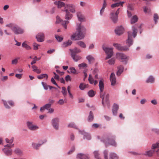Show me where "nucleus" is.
Wrapping results in <instances>:
<instances>
[{"mask_svg":"<svg viewBox=\"0 0 159 159\" xmlns=\"http://www.w3.org/2000/svg\"><path fill=\"white\" fill-rule=\"evenodd\" d=\"M132 29L133 31L132 33L131 31L128 32V39L126 41L127 46H121L119 44L114 43L113 44V45L116 49L122 51H127L129 50V48L133 44V43L132 35L133 38H134L136 37L137 33V29L135 26H132Z\"/></svg>","mask_w":159,"mask_h":159,"instance_id":"nucleus-1","label":"nucleus"},{"mask_svg":"<svg viewBox=\"0 0 159 159\" xmlns=\"http://www.w3.org/2000/svg\"><path fill=\"white\" fill-rule=\"evenodd\" d=\"M86 31L85 27L81 24L77 25L76 32L71 36V39L72 40L81 39L85 37Z\"/></svg>","mask_w":159,"mask_h":159,"instance_id":"nucleus-2","label":"nucleus"},{"mask_svg":"<svg viewBox=\"0 0 159 159\" xmlns=\"http://www.w3.org/2000/svg\"><path fill=\"white\" fill-rule=\"evenodd\" d=\"M115 136L114 135L110 136L107 138H105L101 140L105 144L106 147L109 145H111L114 147H116L117 144L115 141Z\"/></svg>","mask_w":159,"mask_h":159,"instance_id":"nucleus-3","label":"nucleus"},{"mask_svg":"<svg viewBox=\"0 0 159 159\" xmlns=\"http://www.w3.org/2000/svg\"><path fill=\"white\" fill-rule=\"evenodd\" d=\"M6 27L10 28L13 33L16 34H22L24 32L23 29L13 23H10L7 24L6 25Z\"/></svg>","mask_w":159,"mask_h":159,"instance_id":"nucleus-4","label":"nucleus"},{"mask_svg":"<svg viewBox=\"0 0 159 159\" xmlns=\"http://www.w3.org/2000/svg\"><path fill=\"white\" fill-rule=\"evenodd\" d=\"M108 151L107 150H104L103 152V156L104 159H118V155L115 153L111 152L109 154L108 158Z\"/></svg>","mask_w":159,"mask_h":159,"instance_id":"nucleus-5","label":"nucleus"},{"mask_svg":"<svg viewBox=\"0 0 159 159\" xmlns=\"http://www.w3.org/2000/svg\"><path fill=\"white\" fill-rule=\"evenodd\" d=\"M102 48L105 51L107 55L105 59V60H107L111 58L113 55V48H112L106 47H105L104 45H102Z\"/></svg>","mask_w":159,"mask_h":159,"instance_id":"nucleus-6","label":"nucleus"},{"mask_svg":"<svg viewBox=\"0 0 159 159\" xmlns=\"http://www.w3.org/2000/svg\"><path fill=\"white\" fill-rule=\"evenodd\" d=\"M116 57L119 60H121V61L124 62L126 64L129 60V57L125 54L122 53H116Z\"/></svg>","mask_w":159,"mask_h":159,"instance_id":"nucleus-7","label":"nucleus"},{"mask_svg":"<svg viewBox=\"0 0 159 159\" xmlns=\"http://www.w3.org/2000/svg\"><path fill=\"white\" fill-rule=\"evenodd\" d=\"M119 13V11H111L110 13V17L114 23L117 21L118 15Z\"/></svg>","mask_w":159,"mask_h":159,"instance_id":"nucleus-8","label":"nucleus"},{"mask_svg":"<svg viewBox=\"0 0 159 159\" xmlns=\"http://www.w3.org/2000/svg\"><path fill=\"white\" fill-rule=\"evenodd\" d=\"M103 96L100 97L102 99V104L104 106L106 105L108 107L109 106V95L108 94H105V93H103Z\"/></svg>","mask_w":159,"mask_h":159,"instance_id":"nucleus-9","label":"nucleus"},{"mask_svg":"<svg viewBox=\"0 0 159 159\" xmlns=\"http://www.w3.org/2000/svg\"><path fill=\"white\" fill-rule=\"evenodd\" d=\"M59 119L56 117L52 119L51 122V124L53 128L56 130L59 129Z\"/></svg>","mask_w":159,"mask_h":159,"instance_id":"nucleus-10","label":"nucleus"},{"mask_svg":"<svg viewBox=\"0 0 159 159\" xmlns=\"http://www.w3.org/2000/svg\"><path fill=\"white\" fill-rule=\"evenodd\" d=\"M26 125L29 129L31 131H35L39 129V127L32 122L28 121L26 123Z\"/></svg>","mask_w":159,"mask_h":159,"instance_id":"nucleus-11","label":"nucleus"},{"mask_svg":"<svg viewBox=\"0 0 159 159\" xmlns=\"http://www.w3.org/2000/svg\"><path fill=\"white\" fill-rule=\"evenodd\" d=\"M4 105L6 108L9 109L11 107L14 106V102L11 100L6 101L2 100Z\"/></svg>","mask_w":159,"mask_h":159,"instance_id":"nucleus-12","label":"nucleus"},{"mask_svg":"<svg viewBox=\"0 0 159 159\" xmlns=\"http://www.w3.org/2000/svg\"><path fill=\"white\" fill-rule=\"evenodd\" d=\"M98 86L100 90V96L102 97L103 93H105L104 92V81L103 80H100L99 82Z\"/></svg>","mask_w":159,"mask_h":159,"instance_id":"nucleus-13","label":"nucleus"},{"mask_svg":"<svg viewBox=\"0 0 159 159\" xmlns=\"http://www.w3.org/2000/svg\"><path fill=\"white\" fill-rule=\"evenodd\" d=\"M56 23H60L65 29H67V25L69 23V21H68L63 20L58 16H57L56 17Z\"/></svg>","mask_w":159,"mask_h":159,"instance_id":"nucleus-14","label":"nucleus"},{"mask_svg":"<svg viewBox=\"0 0 159 159\" xmlns=\"http://www.w3.org/2000/svg\"><path fill=\"white\" fill-rule=\"evenodd\" d=\"M124 31V28L122 25L117 27L115 30V33L118 35L123 34Z\"/></svg>","mask_w":159,"mask_h":159,"instance_id":"nucleus-15","label":"nucleus"},{"mask_svg":"<svg viewBox=\"0 0 159 159\" xmlns=\"http://www.w3.org/2000/svg\"><path fill=\"white\" fill-rule=\"evenodd\" d=\"M119 108V105L116 103L113 104L112 109V113L114 116L117 115V111Z\"/></svg>","mask_w":159,"mask_h":159,"instance_id":"nucleus-16","label":"nucleus"},{"mask_svg":"<svg viewBox=\"0 0 159 159\" xmlns=\"http://www.w3.org/2000/svg\"><path fill=\"white\" fill-rule=\"evenodd\" d=\"M80 133L84 135V139L89 140L91 139V136L90 134L88 133L85 132L84 131L79 130Z\"/></svg>","mask_w":159,"mask_h":159,"instance_id":"nucleus-17","label":"nucleus"},{"mask_svg":"<svg viewBox=\"0 0 159 159\" xmlns=\"http://www.w3.org/2000/svg\"><path fill=\"white\" fill-rule=\"evenodd\" d=\"M36 38L38 42H42L44 40V36L43 33H39L36 35Z\"/></svg>","mask_w":159,"mask_h":159,"instance_id":"nucleus-18","label":"nucleus"},{"mask_svg":"<svg viewBox=\"0 0 159 159\" xmlns=\"http://www.w3.org/2000/svg\"><path fill=\"white\" fill-rule=\"evenodd\" d=\"M155 80L154 76L152 75H151L147 78L145 82L147 83L153 84L155 82Z\"/></svg>","mask_w":159,"mask_h":159,"instance_id":"nucleus-19","label":"nucleus"},{"mask_svg":"<svg viewBox=\"0 0 159 159\" xmlns=\"http://www.w3.org/2000/svg\"><path fill=\"white\" fill-rule=\"evenodd\" d=\"M151 148L154 150L158 149L155 152L157 156H159V143H157L152 144L151 146Z\"/></svg>","mask_w":159,"mask_h":159,"instance_id":"nucleus-20","label":"nucleus"},{"mask_svg":"<svg viewBox=\"0 0 159 159\" xmlns=\"http://www.w3.org/2000/svg\"><path fill=\"white\" fill-rule=\"evenodd\" d=\"M4 154L7 156H11L12 154V150L11 148H4L2 149Z\"/></svg>","mask_w":159,"mask_h":159,"instance_id":"nucleus-21","label":"nucleus"},{"mask_svg":"<svg viewBox=\"0 0 159 159\" xmlns=\"http://www.w3.org/2000/svg\"><path fill=\"white\" fill-rule=\"evenodd\" d=\"M110 80L111 82V85L113 86L115 85L116 83V78L114 73H111L110 76Z\"/></svg>","mask_w":159,"mask_h":159,"instance_id":"nucleus-22","label":"nucleus"},{"mask_svg":"<svg viewBox=\"0 0 159 159\" xmlns=\"http://www.w3.org/2000/svg\"><path fill=\"white\" fill-rule=\"evenodd\" d=\"M77 16L78 20L80 21L83 22L85 21L84 16L81 14L80 12L79 11L77 13Z\"/></svg>","mask_w":159,"mask_h":159,"instance_id":"nucleus-23","label":"nucleus"},{"mask_svg":"<svg viewBox=\"0 0 159 159\" xmlns=\"http://www.w3.org/2000/svg\"><path fill=\"white\" fill-rule=\"evenodd\" d=\"M71 11H64L66 13L65 19L69 20L72 17V15L71 14Z\"/></svg>","mask_w":159,"mask_h":159,"instance_id":"nucleus-24","label":"nucleus"},{"mask_svg":"<svg viewBox=\"0 0 159 159\" xmlns=\"http://www.w3.org/2000/svg\"><path fill=\"white\" fill-rule=\"evenodd\" d=\"M88 80L90 84H93L94 85H96L98 83L97 80H94L91 75H89Z\"/></svg>","mask_w":159,"mask_h":159,"instance_id":"nucleus-25","label":"nucleus"},{"mask_svg":"<svg viewBox=\"0 0 159 159\" xmlns=\"http://www.w3.org/2000/svg\"><path fill=\"white\" fill-rule=\"evenodd\" d=\"M77 158L80 159H89L88 155L82 153L78 154L77 155Z\"/></svg>","mask_w":159,"mask_h":159,"instance_id":"nucleus-26","label":"nucleus"},{"mask_svg":"<svg viewBox=\"0 0 159 159\" xmlns=\"http://www.w3.org/2000/svg\"><path fill=\"white\" fill-rule=\"evenodd\" d=\"M71 56L73 60L76 62H77L81 58V57L80 56L74 54L73 53H71Z\"/></svg>","mask_w":159,"mask_h":159,"instance_id":"nucleus-27","label":"nucleus"},{"mask_svg":"<svg viewBox=\"0 0 159 159\" xmlns=\"http://www.w3.org/2000/svg\"><path fill=\"white\" fill-rule=\"evenodd\" d=\"M155 152V150L152 149L149 151H146L145 153L143 154L146 156H147L149 157H151L152 156Z\"/></svg>","mask_w":159,"mask_h":159,"instance_id":"nucleus-28","label":"nucleus"},{"mask_svg":"<svg viewBox=\"0 0 159 159\" xmlns=\"http://www.w3.org/2000/svg\"><path fill=\"white\" fill-rule=\"evenodd\" d=\"M54 4L57 6L58 8H60L62 7H65V4L63 2L60 1H55L54 2Z\"/></svg>","mask_w":159,"mask_h":159,"instance_id":"nucleus-29","label":"nucleus"},{"mask_svg":"<svg viewBox=\"0 0 159 159\" xmlns=\"http://www.w3.org/2000/svg\"><path fill=\"white\" fill-rule=\"evenodd\" d=\"M118 71L116 72V75L119 76L123 72L124 70V67L123 66L120 65L118 67Z\"/></svg>","mask_w":159,"mask_h":159,"instance_id":"nucleus-30","label":"nucleus"},{"mask_svg":"<svg viewBox=\"0 0 159 159\" xmlns=\"http://www.w3.org/2000/svg\"><path fill=\"white\" fill-rule=\"evenodd\" d=\"M65 10H73L75 9V6L72 4H66L65 6Z\"/></svg>","mask_w":159,"mask_h":159,"instance_id":"nucleus-31","label":"nucleus"},{"mask_svg":"<svg viewBox=\"0 0 159 159\" xmlns=\"http://www.w3.org/2000/svg\"><path fill=\"white\" fill-rule=\"evenodd\" d=\"M86 58L88 60L89 63H91L93 62L94 60V58L91 55H89L87 56Z\"/></svg>","mask_w":159,"mask_h":159,"instance_id":"nucleus-32","label":"nucleus"},{"mask_svg":"<svg viewBox=\"0 0 159 159\" xmlns=\"http://www.w3.org/2000/svg\"><path fill=\"white\" fill-rule=\"evenodd\" d=\"M138 20V17L136 15H134L131 19L130 23L131 24H134L137 22Z\"/></svg>","mask_w":159,"mask_h":159,"instance_id":"nucleus-33","label":"nucleus"},{"mask_svg":"<svg viewBox=\"0 0 159 159\" xmlns=\"http://www.w3.org/2000/svg\"><path fill=\"white\" fill-rule=\"evenodd\" d=\"M70 50L71 52V53H73L74 54H76L77 53L80 52L81 51L80 49L76 47H75L73 49H70Z\"/></svg>","mask_w":159,"mask_h":159,"instance_id":"nucleus-34","label":"nucleus"},{"mask_svg":"<svg viewBox=\"0 0 159 159\" xmlns=\"http://www.w3.org/2000/svg\"><path fill=\"white\" fill-rule=\"evenodd\" d=\"M14 152L19 156H21L23 155L22 151L18 148H16L14 151Z\"/></svg>","mask_w":159,"mask_h":159,"instance_id":"nucleus-35","label":"nucleus"},{"mask_svg":"<svg viewBox=\"0 0 159 159\" xmlns=\"http://www.w3.org/2000/svg\"><path fill=\"white\" fill-rule=\"evenodd\" d=\"M51 107L50 104L48 103L46 104L45 105L40 108V110L42 111L44 109L48 110Z\"/></svg>","mask_w":159,"mask_h":159,"instance_id":"nucleus-36","label":"nucleus"},{"mask_svg":"<svg viewBox=\"0 0 159 159\" xmlns=\"http://www.w3.org/2000/svg\"><path fill=\"white\" fill-rule=\"evenodd\" d=\"M68 71L69 73H71L74 74H76L78 73L75 68L73 67H70L68 70Z\"/></svg>","mask_w":159,"mask_h":159,"instance_id":"nucleus-37","label":"nucleus"},{"mask_svg":"<svg viewBox=\"0 0 159 159\" xmlns=\"http://www.w3.org/2000/svg\"><path fill=\"white\" fill-rule=\"evenodd\" d=\"M32 145L33 148L35 149H38L41 146V144L39 143H33L32 144Z\"/></svg>","mask_w":159,"mask_h":159,"instance_id":"nucleus-38","label":"nucleus"},{"mask_svg":"<svg viewBox=\"0 0 159 159\" xmlns=\"http://www.w3.org/2000/svg\"><path fill=\"white\" fill-rule=\"evenodd\" d=\"M77 44L81 48H86L85 44L83 41H79L77 42Z\"/></svg>","mask_w":159,"mask_h":159,"instance_id":"nucleus-39","label":"nucleus"},{"mask_svg":"<svg viewBox=\"0 0 159 159\" xmlns=\"http://www.w3.org/2000/svg\"><path fill=\"white\" fill-rule=\"evenodd\" d=\"M37 78L39 79H41L43 78H45L46 79L48 78V76L46 74H42L37 76Z\"/></svg>","mask_w":159,"mask_h":159,"instance_id":"nucleus-40","label":"nucleus"},{"mask_svg":"<svg viewBox=\"0 0 159 159\" xmlns=\"http://www.w3.org/2000/svg\"><path fill=\"white\" fill-rule=\"evenodd\" d=\"M88 84H86L83 83L80 84L79 85V88L81 90H84L85 88L88 87Z\"/></svg>","mask_w":159,"mask_h":159,"instance_id":"nucleus-41","label":"nucleus"},{"mask_svg":"<svg viewBox=\"0 0 159 159\" xmlns=\"http://www.w3.org/2000/svg\"><path fill=\"white\" fill-rule=\"evenodd\" d=\"M93 113L92 111H90L88 116V120L89 122H91L93 120Z\"/></svg>","mask_w":159,"mask_h":159,"instance_id":"nucleus-42","label":"nucleus"},{"mask_svg":"<svg viewBox=\"0 0 159 159\" xmlns=\"http://www.w3.org/2000/svg\"><path fill=\"white\" fill-rule=\"evenodd\" d=\"M159 19V16L158 14L156 13H155L154 15L153 16V20L154 22V23L156 24L158 20Z\"/></svg>","mask_w":159,"mask_h":159,"instance_id":"nucleus-43","label":"nucleus"},{"mask_svg":"<svg viewBox=\"0 0 159 159\" xmlns=\"http://www.w3.org/2000/svg\"><path fill=\"white\" fill-rule=\"evenodd\" d=\"M72 43L70 40H69L67 42H64L63 44V47H66L70 45Z\"/></svg>","mask_w":159,"mask_h":159,"instance_id":"nucleus-44","label":"nucleus"},{"mask_svg":"<svg viewBox=\"0 0 159 159\" xmlns=\"http://www.w3.org/2000/svg\"><path fill=\"white\" fill-rule=\"evenodd\" d=\"M22 46L28 50H30L31 49V48L26 44L25 42L23 43L22 44Z\"/></svg>","mask_w":159,"mask_h":159,"instance_id":"nucleus-45","label":"nucleus"},{"mask_svg":"<svg viewBox=\"0 0 159 159\" xmlns=\"http://www.w3.org/2000/svg\"><path fill=\"white\" fill-rule=\"evenodd\" d=\"M61 93L64 97H66L67 94V91L66 88L64 87L62 88Z\"/></svg>","mask_w":159,"mask_h":159,"instance_id":"nucleus-46","label":"nucleus"},{"mask_svg":"<svg viewBox=\"0 0 159 159\" xmlns=\"http://www.w3.org/2000/svg\"><path fill=\"white\" fill-rule=\"evenodd\" d=\"M89 96L90 97H92L94 96L95 93L93 90H91L88 93Z\"/></svg>","mask_w":159,"mask_h":159,"instance_id":"nucleus-47","label":"nucleus"},{"mask_svg":"<svg viewBox=\"0 0 159 159\" xmlns=\"http://www.w3.org/2000/svg\"><path fill=\"white\" fill-rule=\"evenodd\" d=\"M67 102V100L65 98L64 100L63 99H60L57 102V103L60 105H63L64 103Z\"/></svg>","mask_w":159,"mask_h":159,"instance_id":"nucleus-48","label":"nucleus"},{"mask_svg":"<svg viewBox=\"0 0 159 159\" xmlns=\"http://www.w3.org/2000/svg\"><path fill=\"white\" fill-rule=\"evenodd\" d=\"M124 3V2H122L121 3H117L112 4L111 5V7L113 8L115 7H117L119 6H122V4Z\"/></svg>","mask_w":159,"mask_h":159,"instance_id":"nucleus-49","label":"nucleus"},{"mask_svg":"<svg viewBox=\"0 0 159 159\" xmlns=\"http://www.w3.org/2000/svg\"><path fill=\"white\" fill-rule=\"evenodd\" d=\"M115 61V59L114 58H112L110 59L108 61V63L110 65L114 64Z\"/></svg>","mask_w":159,"mask_h":159,"instance_id":"nucleus-50","label":"nucleus"},{"mask_svg":"<svg viewBox=\"0 0 159 159\" xmlns=\"http://www.w3.org/2000/svg\"><path fill=\"white\" fill-rule=\"evenodd\" d=\"M93 154L95 158H100L99 156L100 154L99 153L98 151H95L93 152Z\"/></svg>","mask_w":159,"mask_h":159,"instance_id":"nucleus-51","label":"nucleus"},{"mask_svg":"<svg viewBox=\"0 0 159 159\" xmlns=\"http://www.w3.org/2000/svg\"><path fill=\"white\" fill-rule=\"evenodd\" d=\"M55 38L57 39V40L59 42H61L63 39V38L59 35H55Z\"/></svg>","mask_w":159,"mask_h":159,"instance_id":"nucleus-52","label":"nucleus"},{"mask_svg":"<svg viewBox=\"0 0 159 159\" xmlns=\"http://www.w3.org/2000/svg\"><path fill=\"white\" fill-rule=\"evenodd\" d=\"M68 127H69L73 128L75 129H77V127H76V125H75V124L73 122H71L68 125Z\"/></svg>","mask_w":159,"mask_h":159,"instance_id":"nucleus-53","label":"nucleus"},{"mask_svg":"<svg viewBox=\"0 0 159 159\" xmlns=\"http://www.w3.org/2000/svg\"><path fill=\"white\" fill-rule=\"evenodd\" d=\"M5 140L7 143L12 144L13 141V138H12L10 139H9L8 138H6Z\"/></svg>","mask_w":159,"mask_h":159,"instance_id":"nucleus-54","label":"nucleus"},{"mask_svg":"<svg viewBox=\"0 0 159 159\" xmlns=\"http://www.w3.org/2000/svg\"><path fill=\"white\" fill-rule=\"evenodd\" d=\"M40 45L36 43H34L33 44V49L34 50H37L39 48Z\"/></svg>","mask_w":159,"mask_h":159,"instance_id":"nucleus-55","label":"nucleus"},{"mask_svg":"<svg viewBox=\"0 0 159 159\" xmlns=\"http://www.w3.org/2000/svg\"><path fill=\"white\" fill-rule=\"evenodd\" d=\"M78 66L80 68H84L86 67L87 66V64L85 63H83L81 64H79Z\"/></svg>","mask_w":159,"mask_h":159,"instance_id":"nucleus-56","label":"nucleus"},{"mask_svg":"<svg viewBox=\"0 0 159 159\" xmlns=\"http://www.w3.org/2000/svg\"><path fill=\"white\" fill-rule=\"evenodd\" d=\"M19 59V57H17L12 60L11 61V63L12 64H16L18 62V60Z\"/></svg>","mask_w":159,"mask_h":159,"instance_id":"nucleus-57","label":"nucleus"},{"mask_svg":"<svg viewBox=\"0 0 159 159\" xmlns=\"http://www.w3.org/2000/svg\"><path fill=\"white\" fill-rule=\"evenodd\" d=\"M134 5L133 4H129L128 6L129 10H133L134 8Z\"/></svg>","mask_w":159,"mask_h":159,"instance_id":"nucleus-58","label":"nucleus"},{"mask_svg":"<svg viewBox=\"0 0 159 159\" xmlns=\"http://www.w3.org/2000/svg\"><path fill=\"white\" fill-rule=\"evenodd\" d=\"M127 16L129 18L131 17L132 15L134 13L131 11H127Z\"/></svg>","mask_w":159,"mask_h":159,"instance_id":"nucleus-59","label":"nucleus"},{"mask_svg":"<svg viewBox=\"0 0 159 159\" xmlns=\"http://www.w3.org/2000/svg\"><path fill=\"white\" fill-rule=\"evenodd\" d=\"M41 83L44 88V89L45 90L48 89V86L47 85V84L43 82H42Z\"/></svg>","mask_w":159,"mask_h":159,"instance_id":"nucleus-60","label":"nucleus"},{"mask_svg":"<svg viewBox=\"0 0 159 159\" xmlns=\"http://www.w3.org/2000/svg\"><path fill=\"white\" fill-rule=\"evenodd\" d=\"M47 141V140L46 139H43L39 141V143L41 144V146L43 144L45 143H46Z\"/></svg>","mask_w":159,"mask_h":159,"instance_id":"nucleus-61","label":"nucleus"},{"mask_svg":"<svg viewBox=\"0 0 159 159\" xmlns=\"http://www.w3.org/2000/svg\"><path fill=\"white\" fill-rule=\"evenodd\" d=\"M151 103L154 105H156L157 104V102L156 99H153L151 101Z\"/></svg>","mask_w":159,"mask_h":159,"instance_id":"nucleus-62","label":"nucleus"},{"mask_svg":"<svg viewBox=\"0 0 159 159\" xmlns=\"http://www.w3.org/2000/svg\"><path fill=\"white\" fill-rule=\"evenodd\" d=\"M14 144H7L4 146V148H11L13 147Z\"/></svg>","mask_w":159,"mask_h":159,"instance_id":"nucleus-63","label":"nucleus"},{"mask_svg":"<svg viewBox=\"0 0 159 159\" xmlns=\"http://www.w3.org/2000/svg\"><path fill=\"white\" fill-rule=\"evenodd\" d=\"M48 110V113H50V114H52V113H53L54 111V109H53V108H50Z\"/></svg>","mask_w":159,"mask_h":159,"instance_id":"nucleus-64","label":"nucleus"}]
</instances>
